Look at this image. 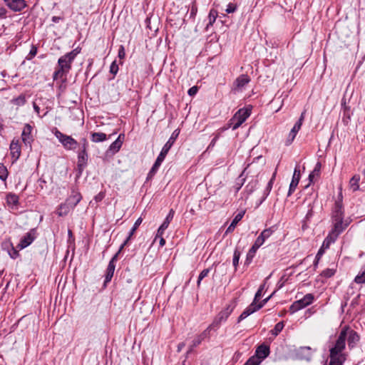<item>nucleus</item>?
Returning <instances> with one entry per match:
<instances>
[{
    "label": "nucleus",
    "mask_w": 365,
    "mask_h": 365,
    "mask_svg": "<svg viewBox=\"0 0 365 365\" xmlns=\"http://www.w3.org/2000/svg\"><path fill=\"white\" fill-rule=\"evenodd\" d=\"M344 336V332H340L335 342L329 348V365H343L346 361L347 354L343 352L346 347Z\"/></svg>",
    "instance_id": "f257e3e1"
},
{
    "label": "nucleus",
    "mask_w": 365,
    "mask_h": 365,
    "mask_svg": "<svg viewBox=\"0 0 365 365\" xmlns=\"http://www.w3.org/2000/svg\"><path fill=\"white\" fill-rule=\"evenodd\" d=\"M81 51V48L77 47L71 52L66 53L58 60V68L53 73V79H61L66 77L71 69V63Z\"/></svg>",
    "instance_id": "f03ea898"
},
{
    "label": "nucleus",
    "mask_w": 365,
    "mask_h": 365,
    "mask_svg": "<svg viewBox=\"0 0 365 365\" xmlns=\"http://www.w3.org/2000/svg\"><path fill=\"white\" fill-rule=\"evenodd\" d=\"M251 110L252 109L250 108H243L238 110L230 120L228 127L223 130H226L229 128H232V130L238 128L250 115Z\"/></svg>",
    "instance_id": "7ed1b4c3"
},
{
    "label": "nucleus",
    "mask_w": 365,
    "mask_h": 365,
    "mask_svg": "<svg viewBox=\"0 0 365 365\" xmlns=\"http://www.w3.org/2000/svg\"><path fill=\"white\" fill-rule=\"evenodd\" d=\"M53 133L66 150H74L77 148L78 142L70 135L63 134L57 128L53 130Z\"/></svg>",
    "instance_id": "20e7f679"
},
{
    "label": "nucleus",
    "mask_w": 365,
    "mask_h": 365,
    "mask_svg": "<svg viewBox=\"0 0 365 365\" xmlns=\"http://www.w3.org/2000/svg\"><path fill=\"white\" fill-rule=\"evenodd\" d=\"M232 311L233 308L230 305L227 306L224 309L219 312L212 323L208 327L209 329H212L218 328L222 322L227 320Z\"/></svg>",
    "instance_id": "39448f33"
},
{
    "label": "nucleus",
    "mask_w": 365,
    "mask_h": 365,
    "mask_svg": "<svg viewBox=\"0 0 365 365\" xmlns=\"http://www.w3.org/2000/svg\"><path fill=\"white\" fill-rule=\"evenodd\" d=\"M340 332L345 334L344 343L346 344V340L347 339L349 349H353L360 339L359 335L354 330L351 329L348 327H344Z\"/></svg>",
    "instance_id": "423d86ee"
},
{
    "label": "nucleus",
    "mask_w": 365,
    "mask_h": 365,
    "mask_svg": "<svg viewBox=\"0 0 365 365\" xmlns=\"http://www.w3.org/2000/svg\"><path fill=\"white\" fill-rule=\"evenodd\" d=\"M314 301L312 294H307L302 299L294 302L290 307L292 312H296L307 306L311 304Z\"/></svg>",
    "instance_id": "0eeeda50"
},
{
    "label": "nucleus",
    "mask_w": 365,
    "mask_h": 365,
    "mask_svg": "<svg viewBox=\"0 0 365 365\" xmlns=\"http://www.w3.org/2000/svg\"><path fill=\"white\" fill-rule=\"evenodd\" d=\"M250 81V78L245 74L239 76L233 83L232 91L234 93L241 92Z\"/></svg>",
    "instance_id": "6e6552de"
},
{
    "label": "nucleus",
    "mask_w": 365,
    "mask_h": 365,
    "mask_svg": "<svg viewBox=\"0 0 365 365\" xmlns=\"http://www.w3.org/2000/svg\"><path fill=\"white\" fill-rule=\"evenodd\" d=\"M316 351V349L310 346H301L296 350V356L299 359L309 361L312 358L313 352Z\"/></svg>",
    "instance_id": "1a4fd4ad"
},
{
    "label": "nucleus",
    "mask_w": 365,
    "mask_h": 365,
    "mask_svg": "<svg viewBox=\"0 0 365 365\" xmlns=\"http://www.w3.org/2000/svg\"><path fill=\"white\" fill-rule=\"evenodd\" d=\"M88 142L86 139L83 140L82 148L78 154V166L80 168H84L88 162V156L87 153Z\"/></svg>",
    "instance_id": "9d476101"
},
{
    "label": "nucleus",
    "mask_w": 365,
    "mask_h": 365,
    "mask_svg": "<svg viewBox=\"0 0 365 365\" xmlns=\"http://www.w3.org/2000/svg\"><path fill=\"white\" fill-rule=\"evenodd\" d=\"M36 235V230L34 229L31 230L22 237L17 247L21 250L26 248L34 242Z\"/></svg>",
    "instance_id": "9b49d317"
},
{
    "label": "nucleus",
    "mask_w": 365,
    "mask_h": 365,
    "mask_svg": "<svg viewBox=\"0 0 365 365\" xmlns=\"http://www.w3.org/2000/svg\"><path fill=\"white\" fill-rule=\"evenodd\" d=\"M349 225V222L344 220H333V228L329 232L333 235H335L336 237H338L339 235Z\"/></svg>",
    "instance_id": "f8f14e48"
},
{
    "label": "nucleus",
    "mask_w": 365,
    "mask_h": 365,
    "mask_svg": "<svg viewBox=\"0 0 365 365\" xmlns=\"http://www.w3.org/2000/svg\"><path fill=\"white\" fill-rule=\"evenodd\" d=\"M10 153L14 161L17 160L21 155V144L17 138L12 140L10 144Z\"/></svg>",
    "instance_id": "ddd939ff"
},
{
    "label": "nucleus",
    "mask_w": 365,
    "mask_h": 365,
    "mask_svg": "<svg viewBox=\"0 0 365 365\" xmlns=\"http://www.w3.org/2000/svg\"><path fill=\"white\" fill-rule=\"evenodd\" d=\"M210 329L207 327L205 330H204L200 334L197 335L192 341V344L189 348V350L187 351V353H190L192 350L197 347L198 345L201 344V342L205 339L206 338L209 337Z\"/></svg>",
    "instance_id": "4468645a"
},
{
    "label": "nucleus",
    "mask_w": 365,
    "mask_h": 365,
    "mask_svg": "<svg viewBox=\"0 0 365 365\" xmlns=\"http://www.w3.org/2000/svg\"><path fill=\"white\" fill-rule=\"evenodd\" d=\"M118 255V253H116L112 257V259H110V261L108 263V267L106 269V278H105V282H104L105 284H107L108 282H110V280L113 276L115 268V263L117 261Z\"/></svg>",
    "instance_id": "2eb2a0df"
},
{
    "label": "nucleus",
    "mask_w": 365,
    "mask_h": 365,
    "mask_svg": "<svg viewBox=\"0 0 365 365\" xmlns=\"http://www.w3.org/2000/svg\"><path fill=\"white\" fill-rule=\"evenodd\" d=\"M299 180H300V170H299V166L297 165H296V167L294 168L292 179L291 183L289 185L288 196H290L293 193V192L295 190L299 182Z\"/></svg>",
    "instance_id": "dca6fc26"
},
{
    "label": "nucleus",
    "mask_w": 365,
    "mask_h": 365,
    "mask_svg": "<svg viewBox=\"0 0 365 365\" xmlns=\"http://www.w3.org/2000/svg\"><path fill=\"white\" fill-rule=\"evenodd\" d=\"M262 307V304H257L253 302L249 307H247L244 312L240 315L238 317L237 322H240L243 319H246L248 316H250L251 314L254 313L255 312L259 310Z\"/></svg>",
    "instance_id": "f3484780"
},
{
    "label": "nucleus",
    "mask_w": 365,
    "mask_h": 365,
    "mask_svg": "<svg viewBox=\"0 0 365 365\" xmlns=\"http://www.w3.org/2000/svg\"><path fill=\"white\" fill-rule=\"evenodd\" d=\"M31 131L32 127L29 124H26L21 133L22 141L26 145H29V147L31 146V143L34 140Z\"/></svg>",
    "instance_id": "a211bd4d"
},
{
    "label": "nucleus",
    "mask_w": 365,
    "mask_h": 365,
    "mask_svg": "<svg viewBox=\"0 0 365 365\" xmlns=\"http://www.w3.org/2000/svg\"><path fill=\"white\" fill-rule=\"evenodd\" d=\"M6 5L14 11H21L26 6V1L24 0H4Z\"/></svg>",
    "instance_id": "6ab92c4d"
},
{
    "label": "nucleus",
    "mask_w": 365,
    "mask_h": 365,
    "mask_svg": "<svg viewBox=\"0 0 365 365\" xmlns=\"http://www.w3.org/2000/svg\"><path fill=\"white\" fill-rule=\"evenodd\" d=\"M333 220H343L344 212L341 202H336L332 215Z\"/></svg>",
    "instance_id": "aec40b11"
},
{
    "label": "nucleus",
    "mask_w": 365,
    "mask_h": 365,
    "mask_svg": "<svg viewBox=\"0 0 365 365\" xmlns=\"http://www.w3.org/2000/svg\"><path fill=\"white\" fill-rule=\"evenodd\" d=\"M269 354V348L268 346L262 344L259 346L256 350L255 357H258L259 360H263Z\"/></svg>",
    "instance_id": "412c9836"
},
{
    "label": "nucleus",
    "mask_w": 365,
    "mask_h": 365,
    "mask_svg": "<svg viewBox=\"0 0 365 365\" xmlns=\"http://www.w3.org/2000/svg\"><path fill=\"white\" fill-rule=\"evenodd\" d=\"M6 203H7L8 206L10 208H11V209L17 208L18 205H19V200L18 195L10 192V193L7 194V195L6 197Z\"/></svg>",
    "instance_id": "4be33fe9"
},
{
    "label": "nucleus",
    "mask_w": 365,
    "mask_h": 365,
    "mask_svg": "<svg viewBox=\"0 0 365 365\" xmlns=\"http://www.w3.org/2000/svg\"><path fill=\"white\" fill-rule=\"evenodd\" d=\"M82 197L80 192L73 190L71 195L66 200V202L74 208L76 205L81 201Z\"/></svg>",
    "instance_id": "5701e85b"
},
{
    "label": "nucleus",
    "mask_w": 365,
    "mask_h": 365,
    "mask_svg": "<svg viewBox=\"0 0 365 365\" xmlns=\"http://www.w3.org/2000/svg\"><path fill=\"white\" fill-rule=\"evenodd\" d=\"M245 213V211L242 210V211L240 212L239 213H237L235 215V217H234L232 222H231L230 226L227 227V229L226 230V233L233 232V230H235V228L236 225H237V223L242 219Z\"/></svg>",
    "instance_id": "b1692460"
},
{
    "label": "nucleus",
    "mask_w": 365,
    "mask_h": 365,
    "mask_svg": "<svg viewBox=\"0 0 365 365\" xmlns=\"http://www.w3.org/2000/svg\"><path fill=\"white\" fill-rule=\"evenodd\" d=\"M360 175H354L349 182V187L352 192H356L359 190V181H360Z\"/></svg>",
    "instance_id": "393cba45"
},
{
    "label": "nucleus",
    "mask_w": 365,
    "mask_h": 365,
    "mask_svg": "<svg viewBox=\"0 0 365 365\" xmlns=\"http://www.w3.org/2000/svg\"><path fill=\"white\" fill-rule=\"evenodd\" d=\"M179 133L180 131L178 130H174V132L172 133L171 136L170 137L167 143L163 147V149L169 152L170 149L171 148L177 138L178 137Z\"/></svg>",
    "instance_id": "a878e982"
},
{
    "label": "nucleus",
    "mask_w": 365,
    "mask_h": 365,
    "mask_svg": "<svg viewBox=\"0 0 365 365\" xmlns=\"http://www.w3.org/2000/svg\"><path fill=\"white\" fill-rule=\"evenodd\" d=\"M302 125H300V123H296L291 130L290 133H289L287 140V145H289L292 143L294 139L295 138L298 131L300 130Z\"/></svg>",
    "instance_id": "bb28decb"
},
{
    "label": "nucleus",
    "mask_w": 365,
    "mask_h": 365,
    "mask_svg": "<svg viewBox=\"0 0 365 365\" xmlns=\"http://www.w3.org/2000/svg\"><path fill=\"white\" fill-rule=\"evenodd\" d=\"M121 138H124L123 134H120L118 138L111 143V145L109 147V150L112 151L113 153H117L120 148H121L123 145V140H121Z\"/></svg>",
    "instance_id": "cd10ccee"
},
{
    "label": "nucleus",
    "mask_w": 365,
    "mask_h": 365,
    "mask_svg": "<svg viewBox=\"0 0 365 365\" xmlns=\"http://www.w3.org/2000/svg\"><path fill=\"white\" fill-rule=\"evenodd\" d=\"M73 209L66 201L65 203L61 204L58 210L57 214L58 216L66 215L71 210Z\"/></svg>",
    "instance_id": "c85d7f7f"
},
{
    "label": "nucleus",
    "mask_w": 365,
    "mask_h": 365,
    "mask_svg": "<svg viewBox=\"0 0 365 365\" xmlns=\"http://www.w3.org/2000/svg\"><path fill=\"white\" fill-rule=\"evenodd\" d=\"M322 164L320 162H317L314 170L311 172L309 175V180L310 183L313 182L316 178H318L320 175Z\"/></svg>",
    "instance_id": "c756f323"
},
{
    "label": "nucleus",
    "mask_w": 365,
    "mask_h": 365,
    "mask_svg": "<svg viewBox=\"0 0 365 365\" xmlns=\"http://www.w3.org/2000/svg\"><path fill=\"white\" fill-rule=\"evenodd\" d=\"M276 175H277V168L275 169L274 173L272 174V176L271 179L269 180V181L268 182L267 187L264 190V199L269 195V193L272 190L273 183L276 178Z\"/></svg>",
    "instance_id": "7c9ffc66"
},
{
    "label": "nucleus",
    "mask_w": 365,
    "mask_h": 365,
    "mask_svg": "<svg viewBox=\"0 0 365 365\" xmlns=\"http://www.w3.org/2000/svg\"><path fill=\"white\" fill-rule=\"evenodd\" d=\"M354 281L358 284H362L365 283V264L361 268L358 274L355 277Z\"/></svg>",
    "instance_id": "2f4dec72"
},
{
    "label": "nucleus",
    "mask_w": 365,
    "mask_h": 365,
    "mask_svg": "<svg viewBox=\"0 0 365 365\" xmlns=\"http://www.w3.org/2000/svg\"><path fill=\"white\" fill-rule=\"evenodd\" d=\"M106 135L103 133H92L91 139L94 143H100L106 140Z\"/></svg>",
    "instance_id": "473e14b6"
},
{
    "label": "nucleus",
    "mask_w": 365,
    "mask_h": 365,
    "mask_svg": "<svg viewBox=\"0 0 365 365\" xmlns=\"http://www.w3.org/2000/svg\"><path fill=\"white\" fill-rule=\"evenodd\" d=\"M336 239L337 237H336L335 235L329 233L327 237L324 239L322 246L327 250L329 248L330 245L336 240Z\"/></svg>",
    "instance_id": "72a5a7b5"
},
{
    "label": "nucleus",
    "mask_w": 365,
    "mask_h": 365,
    "mask_svg": "<svg viewBox=\"0 0 365 365\" xmlns=\"http://www.w3.org/2000/svg\"><path fill=\"white\" fill-rule=\"evenodd\" d=\"M217 17V11L215 9H211L210 11L209 15H208V19L209 23L207 24L206 29H208V27L210 26H212L213 24L215 22L216 19Z\"/></svg>",
    "instance_id": "f704fd0d"
},
{
    "label": "nucleus",
    "mask_w": 365,
    "mask_h": 365,
    "mask_svg": "<svg viewBox=\"0 0 365 365\" xmlns=\"http://www.w3.org/2000/svg\"><path fill=\"white\" fill-rule=\"evenodd\" d=\"M284 327V322H279L274 326V329L270 331V333L276 336L282 331Z\"/></svg>",
    "instance_id": "c9c22d12"
},
{
    "label": "nucleus",
    "mask_w": 365,
    "mask_h": 365,
    "mask_svg": "<svg viewBox=\"0 0 365 365\" xmlns=\"http://www.w3.org/2000/svg\"><path fill=\"white\" fill-rule=\"evenodd\" d=\"M26 97L21 94L16 98L12 99L11 103L17 106H24L26 103Z\"/></svg>",
    "instance_id": "e433bc0d"
},
{
    "label": "nucleus",
    "mask_w": 365,
    "mask_h": 365,
    "mask_svg": "<svg viewBox=\"0 0 365 365\" xmlns=\"http://www.w3.org/2000/svg\"><path fill=\"white\" fill-rule=\"evenodd\" d=\"M257 250L258 249L255 248V247L253 245L252 246V247L250 249V250L248 251V252L247 254V257H246V261H245V262L247 264H250L252 262Z\"/></svg>",
    "instance_id": "4c0bfd02"
},
{
    "label": "nucleus",
    "mask_w": 365,
    "mask_h": 365,
    "mask_svg": "<svg viewBox=\"0 0 365 365\" xmlns=\"http://www.w3.org/2000/svg\"><path fill=\"white\" fill-rule=\"evenodd\" d=\"M336 273V269L333 268H327L322 271L321 275L326 278L331 277Z\"/></svg>",
    "instance_id": "58836bf2"
},
{
    "label": "nucleus",
    "mask_w": 365,
    "mask_h": 365,
    "mask_svg": "<svg viewBox=\"0 0 365 365\" xmlns=\"http://www.w3.org/2000/svg\"><path fill=\"white\" fill-rule=\"evenodd\" d=\"M7 177L8 171L6 168L3 164H0V179L5 181Z\"/></svg>",
    "instance_id": "ea45409f"
},
{
    "label": "nucleus",
    "mask_w": 365,
    "mask_h": 365,
    "mask_svg": "<svg viewBox=\"0 0 365 365\" xmlns=\"http://www.w3.org/2000/svg\"><path fill=\"white\" fill-rule=\"evenodd\" d=\"M240 255H241L240 252L236 249L234 252L233 260H232V263H233V265L235 267V269L237 268V266L238 265Z\"/></svg>",
    "instance_id": "a19ab883"
},
{
    "label": "nucleus",
    "mask_w": 365,
    "mask_h": 365,
    "mask_svg": "<svg viewBox=\"0 0 365 365\" xmlns=\"http://www.w3.org/2000/svg\"><path fill=\"white\" fill-rule=\"evenodd\" d=\"M143 219L141 217H139L135 222L134 223V225L130 230V235L128 238L127 239L126 242L129 240V238L133 235V233L135 232V230L138 229V227L140 226V225L142 223Z\"/></svg>",
    "instance_id": "79ce46f5"
},
{
    "label": "nucleus",
    "mask_w": 365,
    "mask_h": 365,
    "mask_svg": "<svg viewBox=\"0 0 365 365\" xmlns=\"http://www.w3.org/2000/svg\"><path fill=\"white\" fill-rule=\"evenodd\" d=\"M261 363V360H259L258 357L252 356L250 357L244 365H259Z\"/></svg>",
    "instance_id": "37998d69"
},
{
    "label": "nucleus",
    "mask_w": 365,
    "mask_h": 365,
    "mask_svg": "<svg viewBox=\"0 0 365 365\" xmlns=\"http://www.w3.org/2000/svg\"><path fill=\"white\" fill-rule=\"evenodd\" d=\"M210 269H203L199 274L198 280H197V286L199 287L200 284V282L204 279L205 277H207L210 272Z\"/></svg>",
    "instance_id": "c03bdc74"
},
{
    "label": "nucleus",
    "mask_w": 365,
    "mask_h": 365,
    "mask_svg": "<svg viewBox=\"0 0 365 365\" xmlns=\"http://www.w3.org/2000/svg\"><path fill=\"white\" fill-rule=\"evenodd\" d=\"M264 287H265L264 284H262L259 287V289L257 290V293L255 294V299H254V301H253V302H255V303H256V302L258 301L260 299V297L262 296V291L264 289Z\"/></svg>",
    "instance_id": "a18cd8bd"
},
{
    "label": "nucleus",
    "mask_w": 365,
    "mask_h": 365,
    "mask_svg": "<svg viewBox=\"0 0 365 365\" xmlns=\"http://www.w3.org/2000/svg\"><path fill=\"white\" fill-rule=\"evenodd\" d=\"M118 66L115 61H113L110 66V72L114 75L118 73Z\"/></svg>",
    "instance_id": "49530a36"
},
{
    "label": "nucleus",
    "mask_w": 365,
    "mask_h": 365,
    "mask_svg": "<svg viewBox=\"0 0 365 365\" xmlns=\"http://www.w3.org/2000/svg\"><path fill=\"white\" fill-rule=\"evenodd\" d=\"M237 9V6L235 4H229L227 6V9H225V11L227 13V14H231V13H233Z\"/></svg>",
    "instance_id": "de8ad7c7"
},
{
    "label": "nucleus",
    "mask_w": 365,
    "mask_h": 365,
    "mask_svg": "<svg viewBox=\"0 0 365 365\" xmlns=\"http://www.w3.org/2000/svg\"><path fill=\"white\" fill-rule=\"evenodd\" d=\"M264 242L262 240V239H261L259 237H258L256 239L253 246L255 247V248L259 249L264 244Z\"/></svg>",
    "instance_id": "09e8293b"
},
{
    "label": "nucleus",
    "mask_w": 365,
    "mask_h": 365,
    "mask_svg": "<svg viewBox=\"0 0 365 365\" xmlns=\"http://www.w3.org/2000/svg\"><path fill=\"white\" fill-rule=\"evenodd\" d=\"M197 91H198V87L196 86H194L188 90L187 93L189 96H193L197 93Z\"/></svg>",
    "instance_id": "8fccbe9b"
},
{
    "label": "nucleus",
    "mask_w": 365,
    "mask_h": 365,
    "mask_svg": "<svg viewBox=\"0 0 365 365\" xmlns=\"http://www.w3.org/2000/svg\"><path fill=\"white\" fill-rule=\"evenodd\" d=\"M10 257L13 259H16L19 256V252L12 247L11 250L9 252Z\"/></svg>",
    "instance_id": "3c124183"
},
{
    "label": "nucleus",
    "mask_w": 365,
    "mask_h": 365,
    "mask_svg": "<svg viewBox=\"0 0 365 365\" xmlns=\"http://www.w3.org/2000/svg\"><path fill=\"white\" fill-rule=\"evenodd\" d=\"M158 168L153 166L151 168L150 172L148 173V178H152L155 174L156 173V172L158 171Z\"/></svg>",
    "instance_id": "603ef678"
},
{
    "label": "nucleus",
    "mask_w": 365,
    "mask_h": 365,
    "mask_svg": "<svg viewBox=\"0 0 365 365\" xmlns=\"http://www.w3.org/2000/svg\"><path fill=\"white\" fill-rule=\"evenodd\" d=\"M326 250L327 249L324 248V247H322V246L320 247V249L319 250V251L316 255V259L317 261L322 257V256L324 255Z\"/></svg>",
    "instance_id": "864d4df0"
},
{
    "label": "nucleus",
    "mask_w": 365,
    "mask_h": 365,
    "mask_svg": "<svg viewBox=\"0 0 365 365\" xmlns=\"http://www.w3.org/2000/svg\"><path fill=\"white\" fill-rule=\"evenodd\" d=\"M272 233V231L270 228L264 230L261 234L263 235V237H265L267 238H269Z\"/></svg>",
    "instance_id": "5fc2aeb1"
},
{
    "label": "nucleus",
    "mask_w": 365,
    "mask_h": 365,
    "mask_svg": "<svg viewBox=\"0 0 365 365\" xmlns=\"http://www.w3.org/2000/svg\"><path fill=\"white\" fill-rule=\"evenodd\" d=\"M168 153V151H166L162 148L160 154L158 156V158L160 160H162L163 161L164 159L165 158V156L167 155Z\"/></svg>",
    "instance_id": "6e6d98bb"
},
{
    "label": "nucleus",
    "mask_w": 365,
    "mask_h": 365,
    "mask_svg": "<svg viewBox=\"0 0 365 365\" xmlns=\"http://www.w3.org/2000/svg\"><path fill=\"white\" fill-rule=\"evenodd\" d=\"M165 230V229H162V227L160 226V227L158 228V230L157 231V234H156L155 240L158 239V237H161L163 235Z\"/></svg>",
    "instance_id": "4d7b16f0"
},
{
    "label": "nucleus",
    "mask_w": 365,
    "mask_h": 365,
    "mask_svg": "<svg viewBox=\"0 0 365 365\" xmlns=\"http://www.w3.org/2000/svg\"><path fill=\"white\" fill-rule=\"evenodd\" d=\"M125 50L124 47L123 46H120L119 50H118V57L120 58H123L125 57Z\"/></svg>",
    "instance_id": "13d9d810"
},
{
    "label": "nucleus",
    "mask_w": 365,
    "mask_h": 365,
    "mask_svg": "<svg viewBox=\"0 0 365 365\" xmlns=\"http://www.w3.org/2000/svg\"><path fill=\"white\" fill-rule=\"evenodd\" d=\"M173 216H174V211L173 209H171L168 213V215H167L166 218L165 219V220H168L170 222H171V220H173Z\"/></svg>",
    "instance_id": "bf43d9fd"
},
{
    "label": "nucleus",
    "mask_w": 365,
    "mask_h": 365,
    "mask_svg": "<svg viewBox=\"0 0 365 365\" xmlns=\"http://www.w3.org/2000/svg\"><path fill=\"white\" fill-rule=\"evenodd\" d=\"M6 14V10L4 7L0 6V18H5Z\"/></svg>",
    "instance_id": "052dcab7"
},
{
    "label": "nucleus",
    "mask_w": 365,
    "mask_h": 365,
    "mask_svg": "<svg viewBox=\"0 0 365 365\" xmlns=\"http://www.w3.org/2000/svg\"><path fill=\"white\" fill-rule=\"evenodd\" d=\"M36 53H37L36 47L33 46L31 48V51H30V53H29V54L31 55V57L32 58V57L35 56Z\"/></svg>",
    "instance_id": "680f3d73"
},
{
    "label": "nucleus",
    "mask_w": 365,
    "mask_h": 365,
    "mask_svg": "<svg viewBox=\"0 0 365 365\" xmlns=\"http://www.w3.org/2000/svg\"><path fill=\"white\" fill-rule=\"evenodd\" d=\"M219 138L220 134L216 135V136L212 140L210 146H214Z\"/></svg>",
    "instance_id": "e2e57ef3"
},
{
    "label": "nucleus",
    "mask_w": 365,
    "mask_h": 365,
    "mask_svg": "<svg viewBox=\"0 0 365 365\" xmlns=\"http://www.w3.org/2000/svg\"><path fill=\"white\" fill-rule=\"evenodd\" d=\"M170 223V222L169 221L165 220L160 226L162 227V229L166 230L168 227Z\"/></svg>",
    "instance_id": "0e129e2a"
},
{
    "label": "nucleus",
    "mask_w": 365,
    "mask_h": 365,
    "mask_svg": "<svg viewBox=\"0 0 365 365\" xmlns=\"http://www.w3.org/2000/svg\"><path fill=\"white\" fill-rule=\"evenodd\" d=\"M304 116H305V111L302 112L298 121L297 123H300V125H302V123H303V120L304 119Z\"/></svg>",
    "instance_id": "69168bd1"
},
{
    "label": "nucleus",
    "mask_w": 365,
    "mask_h": 365,
    "mask_svg": "<svg viewBox=\"0 0 365 365\" xmlns=\"http://www.w3.org/2000/svg\"><path fill=\"white\" fill-rule=\"evenodd\" d=\"M160 239L159 243L160 247H163L165 245V240L162 236L161 237H158Z\"/></svg>",
    "instance_id": "338daca9"
},
{
    "label": "nucleus",
    "mask_w": 365,
    "mask_h": 365,
    "mask_svg": "<svg viewBox=\"0 0 365 365\" xmlns=\"http://www.w3.org/2000/svg\"><path fill=\"white\" fill-rule=\"evenodd\" d=\"M185 346V344L183 342L179 344L178 346V351L180 352L184 348Z\"/></svg>",
    "instance_id": "774afa93"
}]
</instances>
